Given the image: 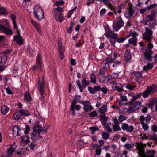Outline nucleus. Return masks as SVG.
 <instances>
[{
  "label": "nucleus",
  "mask_w": 157,
  "mask_h": 157,
  "mask_svg": "<svg viewBox=\"0 0 157 157\" xmlns=\"http://www.w3.org/2000/svg\"><path fill=\"white\" fill-rule=\"evenodd\" d=\"M9 109H1V113L3 115H5L9 111Z\"/></svg>",
  "instance_id": "54"
},
{
  "label": "nucleus",
  "mask_w": 157,
  "mask_h": 157,
  "mask_svg": "<svg viewBox=\"0 0 157 157\" xmlns=\"http://www.w3.org/2000/svg\"><path fill=\"white\" fill-rule=\"evenodd\" d=\"M155 105V108H157V98L154 97L149 100V103L146 104V106L149 108H152Z\"/></svg>",
  "instance_id": "9"
},
{
  "label": "nucleus",
  "mask_w": 157,
  "mask_h": 157,
  "mask_svg": "<svg viewBox=\"0 0 157 157\" xmlns=\"http://www.w3.org/2000/svg\"><path fill=\"white\" fill-rule=\"evenodd\" d=\"M155 22H154L153 23L150 22L148 25L151 29H154L155 28V26L156 25Z\"/></svg>",
  "instance_id": "57"
},
{
  "label": "nucleus",
  "mask_w": 157,
  "mask_h": 157,
  "mask_svg": "<svg viewBox=\"0 0 157 157\" xmlns=\"http://www.w3.org/2000/svg\"><path fill=\"white\" fill-rule=\"evenodd\" d=\"M97 115V113L96 111L91 112L89 114V115L91 117H96Z\"/></svg>",
  "instance_id": "47"
},
{
  "label": "nucleus",
  "mask_w": 157,
  "mask_h": 157,
  "mask_svg": "<svg viewBox=\"0 0 157 157\" xmlns=\"http://www.w3.org/2000/svg\"><path fill=\"white\" fill-rule=\"evenodd\" d=\"M7 59V56L4 55L0 57V72H2L5 68L6 67L3 65L6 62Z\"/></svg>",
  "instance_id": "7"
},
{
  "label": "nucleus",
  "mask_w": 157,
  "mask_h": 157,
  "mask_svg": "<svg viewBox=\"0 0 157 157\" xmlns=\"http://www.w3.org/2000/svg\"><path fill=\"white\" fill-rule=\"evenodd\" d=\"M156 151L154 150H149L147 152V155L145 156V157H155V155Z\"/></svg>",
  "instance_id": "26"
},
{
  "label": "nucleus",
  "mask_w": 157,
  "mask_h": 157,
  "mask_svg": "<svg viewBox=\"0 0 157 157\" xmlns=\"http://www.w3.org/2000/svg\"><path fill=\"white\" fill-rule=\"evenodd\" d=\"M124 57L126 61H129L131 59V53L127 49L125 52Z\"/></svg>",
  "instance_id": "23"
},
{
  "label": "nucleus",
  "mask_w": 157,
  "mask_h": 157,
  "mask_svg": "<svg viewBox=\"0 0 157 157\" xmlns=\"http://www.w3.org/2000/svg\"><path fill=\"white\" fill-rule=\"evenodd\" d=\"M89 129L92 131L95 132L98 130V128L96 127L91 126L89 127Z\"/></svg>",
  "instance_id": "61"
},
{
  "label": "nucleus",
  "mask_w": 157,
  "mask_h": 157,
  "mask_svg": "<svg viewBox=\"0 0 157 157\" xmlns=\"http://www.w3.org/2000/svg\"><path fill=\"white\" fill-rule=\"evenodd\" d=\"M90 81L93 83H95L96 82L95 76L94 73L90 74Z\"/></svg>",
  "instance_id": "37"
},
{
  "label": "nucleus",
  "mask_w": 157,
  "mask_h": 157,
  "mask_svg": "<svg viewBox=\"0 0 157 157\" xmlns=\"http://www.w3.org/2000/svg\"><path fill=\"white\" fill-rule=\"evenodd\" d=\"M3 22H5L7 24V20L2 19L0 20V31L3 32L6 35H12V31L11 29L2 24Z\"/></svg>",
  "instance_id": "3"
},
{
  "label": "nucleus",
  "mask_w": 157,
  "mask_h": 157,
  "mask_svg": "<svg viewBox=\"0 0 157 157\" xmlns=\"http://www.w3.org/2000/svg\"><path fill=\"white\" fill-rule=\"evenodd\" d=\"M81 82L82 84V87L83 88H85L89 84V82L88 80H86L85 78H84L81 81Z\"/></svg>",
  "instance_id": "30"
},
{
  "label": "nucleus",
  "mask_w": 157,
  "mask_h": 157,
  "mask_svg": "<svg viewBox=\"0 0 157 157\" xmlns=\"http://www.w3.org/2000/svg\"><path fill=\"white\" fill-rule=\"evenodd\" d=\"M104 35L107 38L110 37V42L112 45L114 46L115 44L117 41L116 38H118V35L117 34L114 33L109 29L106 30V32Z\"/></svg>",
  "instance_id": "1"
},
{
  "label": "nucleus",
  "mask_w": 157,
  "mask_h": 157,
  "mask_svg": "<svg viewBox=\"0 0 157 157\" xmlns=\"http://www.w3.org/2000/svg\"><path fill=\"white\" fill-rule=\"evenodd\" d=\"M62 42L59 40L58 42V47L59 52H64V49L63 48Z\"/></svg>",
  "instance_id": "35"
},
{
  "label": "nucleus",
  "mask_w": 157,
  "mask_h": 157,
  "mask_svg": "<svg viewBox=\"0 0 157 157\" xmlns=\"http://www.w3.org/2000/svg\"><path fill=\"white\" fill-rule=\"evenodd\" d=\"M124 147L128 150H130L133 147V146L130 144L127 143L125 144Z\"/></svg>",
  "instance_id": "53"
},
{
  "label": "nucleus",
  "mask_w": 157,
  "mask_h": 157,
  "mask_svg": "<svg viewBox=\"0 0 157 157\" xmlns=\"http://www.w3.org/2000/svg\"><path fill=\"white\" fill-rule=\"evenodd\" d=\"M126 117L122 115H120L118 118L119 121L122 123V121L124 120H126Z\"/></svg>",
  "instance_id": "50"
},
{
  "label": "nucleus",
  "mask_w": 157,
  "mask_h": 157,
  "mask_svg": "<svg viewBox=\"0 0 157 157\" xmlns=\"http://www.w3.org/2000/svg\"><path fill=\"white\" fill-rule=\"evenodd\" d=\"M134 75L137 78H141L142 76V74L139 72L135 73L134 74Z\"/></svg>",
  "instance_id": "63"
},
{
  "label": "nucleus",
  "mask_w": 157,
  "mask_h": 157,
  "mask_svg": "<svg viewBox=\"0 0 157 157\" xmlns=\"http://www.w3.org/2000/svg\"><path fill=\"white\" fill-rule=\"evenodd\" d=\"M124 86L121 83H117L116 84L115 88L116 90L118 91L119 92H121L124 90L122 88Z\"/></svg>",
  "instance_id": "25"
},
{
  "label": "nucleus",
  "mask_w": 157,
  "mask_h": 157,
  "mask_svg": "<svg viewBox=\"0 0 157 157\" xmlns=\"http://www.w3.org/2000/svg\"><path fill=\"white\" fill-rule=\"evenodd\" d=\"M115 59H116V58L112 59L110 58L106 59L105 60L106 62L105 63V65L104 67H105L106 68H107L109 67V63H112L113 61L115 60Z\"/></svg>",
  "instance_id": "24"
},
{
  "label": "nucleus",
  "mask_w": 157,
  "mask_h": 157,
  "mask_svg": "<svg viewBox=\"0 0 157 157\" xmlns=\"http://www.w3.org/2000/svg\"><path fill=\"white\" fill-rule=\"evenodd\" d=\"M21 117V114L19 112H16L13 115V118L15 120H18Z\"/></svg>",
  "instance_id": "31"
},
{
  "label": "nucleus",
  "mask_w": 157,
  "mask_h": 157,
  "mask_svg": "<svg viewBox=\"0 0 157 157\" xmlns=\"http://www.w3.org/2000/svg\"><path fill=\"white\" fill-rule=\"evenodd\" d=\"M124 86H125L124 87L125 88L128 89L130 90H133L136 87L135 86H131L129 84H125Z\"/></svg>",
  "instance_id": "39"
},
{
  "label": "nucleus",
  "mask_w": 157,
  "mask_h": 157,
  "mask_svg": "<svg viewBox=\"0 0 157 157\" xmlns=\"http://www.w3.org/2000/svg\"><path fill=\"white\" fill-rule=\"evenodd\" d=\"M145 32L143 34V39L148 42H150L152 40L153 32L147 27H145Z\"/></svg>",
  "instance_id": "5"
},
{
  "label": "nucleus",
  "mask_w": 157,
  "mask_h": 157,
  "mask_svg": "<svg viewBox=\"0 0 157 157\" xmlns=\"http://www.w3.org/2000/svg\"><path fill=\"white\" fill-rule=\"evenodd\" d=\"M153 67V63H148L146 66H144L143 69L144 70L147 71L152 68Z\"/></svg>",
  "instance_id": "33"
},
{
  "label": "nucleus",
  "mask_w": 157,
  "mask_h": 157,
  "mask_svg": "<svg viewBox=\"0 0 157 157\" xmlns=\"http://www.w3.org/2000/svg\"><path fill=\"white\" fill-rule=\"evenodd\" d=\"M157 6V4H153L149 6H147V10H150L152 8H155L156 6Z\"/></svg>",
  "instance_id": "52"
},
{
  "label": "nucleus",
  "mask_w": 157,
  "mask_h": 157,
  "mask_svg": "<svg viewBox=\"0 0 157 157\" xmlns=\"http://www.w3.org/2000/svg\"><path fill=\"white\" fill-rule=\"evenodd\" d=\"M141 101H136L134 102H133L132 104L130 105V108H133V107L139 108V107H142L143 108H147V107H144L141 106Z\"/></svg>",
  "instance_id": "17"
},
{
  "label": "nucleus",
  "mask_w": 157,
  "mask_h": 157,
  "mask_svg": "<svg viewBox=\"0 0 157 157\" xmlns=\"http://www.w3.org/2000/svg\"><path fill=\"white\" fill-rule=\"evenodd\" d=\"M96 154L98 155H100L101 152V149L100 148L96 149L95 151Z\"/></svg>",
  "instance_id": "64"
},
{
  "label": "nucleus",
  "mask_w": 157,
  "mask_h": 157,
  "mask_svg": "<svg viewBox=\"0 0 157 157\" xmlns=\"http://www.w3.org/2000/svg\"><path fill=\"white\" fill-rule=\"evenodd\" d=\"M24 97L27 101H29L31 100V98L29 93L27 92L25 93Z\"/></svg>",
  "instance_id": "40"
},
{
  "label": "nucleus",
  "mask_w": 157,
  "mask_h": 157,
  "mask_svg": "<svg viewBox=\"0 0 157 157\" xmlns=\"http://www.w3.org/2000/svg\"><path fill=\"white\" fill-rule=\"evenodd\" d=\"M21 115H23L25 116H27L29 115V113L28 111L24 110L23 109H21L19 111Z\"/></svg>",
  "instance_id": "36"
},
{
  "label": "nucleus",
  "mask_w": 157,
  "mask_h": 157,
  "mask_svg": "<svg viewBox=\"0 0 157 157\" xmlns=\"http://www.w3.org/2000/svg\"><path fill=\"white\" fill-rule=\"evenodd\" d=\"M89 91L92 94H94L97 91L101 90V87L99 86H94L93 88L88 87V88Z\"/></svg>",
  "instance_id": "13"
},
{
  "label": "nucleus",
  "mask_w": 157,
  "mask_h": 157,
  "mask_svg": "<svg viewBox=\"0 0 157 157\" xmlns=\"http://www.w3.org/2000/svg\"><path fill=\"white\" fill-rule=\"evenodd\" d=\"M109 134L107 132H104L102 134V138L105 140H107L109 138Z\"/></svg>",
  "instance_id": "38"
},
{
  "label": "nucleus",
  "mask_w": 157,
  "mask_h": 157,
  "mask_svg": "<svg viewBox=\"0 0 157 157\" xmlns=\"http://www.w3.org/2000/svg\"><path fill=\"white\" fill-rule=\"evenodd\" d=\"M33 13L35 17L38 20H40L43 18L44 13L41 7L38 5H35L33 8Z\"/></svg>",
  "instance_id": "2"
},
{
  "label": "nucleus",
  "mask_w": 157,
  "mask_h": 157,
  "mask_svg": "<svg viewBox=\"0 0 157 157\" xmlns=\"http://www.w3.org/2000/svg\"><path fill=\"white\" fill-rule=\"evenodd\" d=\"M106 77L105 76H101L99 77V80L101 83H104L106 81Z\"/></svg>",
  "instance_id": "45"
},
{
  "label": "nucleus",
  "mask_w": 157,
  "mask_h": 157,
  "mask_svg": "<svg viewBox=\"0 0 157 157\" xmlns=\"http://www.w3.org/2000/svg\"><path fill=\"white\" fill-rule=\"evenodd\" d=\"M81 103L83 105V108H93L92 106L90 105V103L88 101H82Z\"/></svg>",
  "instance_id": "27"
},
{
  "label": "nucleus",
  "mask_w": 157,
  "mask_h": 157,
  "mask_svg": "<svg viewBox=\"0 0 157 157\" xmlns=\"http://www.w3.org/2000/svg\"><path fill=\"white\" fill-rule=\"evenodd\" d=\"M14 40L19 45H21L23 44V39L21 36L14 37Z\"/></svg>",
  "instance_id": "22"
},
{
  "label": "nucleus",
  "mask_w": 157,
  "mask_h": 157,
  "mask_svg": "<svg viewBox=\"0 0 157 157\" xmlns=\"http://www.w3.org/2000/svg\"><path fill=\"white\" fill-rule=\"evenodd\" d=\"M64 1L63 0H60L57 2L55 3V5L57 6L62 5H63L64 3Z\"/></svg>",
  "instance_id": "56"
},
{
  "label": "nucleus",
  "mask_w": 157,
  "mask_h": 157,
  "mask_svg": "<svg viewBox=\"0 0 157 157\" xmlns=\"http://www.w3.org/2000/svg\"><path fill=\"white\" fill-rule=\"evenodd\" d=\"M156 16L155 10H151V13L149 14L147 16V20L149 22L153 21L154 22H156V19L155 18Z\"/></svg>",
  "instance_id": "10"
},
{
  "label": "nucleus",
  "mask_w": 157,
  "mask_h": 157,
  "mask_svg": "<svg viewBox=\"0 0 157 157\" xmlns=\"http://www.w3.org/2000/svg\"><path fill=\"white\" fill-rule=\"evenodd\" d=\"M42 137L40 136L39 134L33 132L31 135V139L33 143L37 142L38 140H40Z\"/></svg>",
  "instance_id": "11"
},
{
  "label": "nucleus",
  "mask_w": 157,
  "mask_h": 157,
  "mask_svg": "<svg viewBox=\"0 0 157 157\" xmlns=\"http://www.w3.org/2000/svg\"><path fill=\"white\" fill-rule=\"evenodd\" d=\"M151 119V117L149 115H147L145 117V122L147 123H149L150 122Z\"/></svg>",
  "instance_id": "62"
},
{
  "label": "nucleus",
  "mask_w": 157,
  "mask_h": 157,
  "mask_svg": "<svg viewBox=\"0 0 157 157\" xmlns=\"http://www.w3.org/2000/svg\"><path fill=\"white\" fill-rule=\"evenodd\" d=\"M124 23L121 17L117 18L115 22L113 23V29L114 31H117L119 29L123 26Z\"/></svg>",
  "instance_id": "4"
},
{
  "label": "nucleus",
  "mask_w": 157,
  "mask_h": 157,
  "mask_svg": "<svg viewBox=\"0 0 157 157\" xmlns=\"http://www.w3.org/2000/svg\"><path fill=\"white\" fill-rule=\"evenodd\" d=\"M151 139L155 141L156 143L157 142V134L154 133L153 135L150 136Z\"/></svg>",
  "instance_id": "44"
},
{
  "label": "nucleus",
  "mask_w": 157,
  "mask_h": 157,
  "mask_svg": "<svg viewBox=\"0 0 157 157\" xmlns=\"http://www.w3.org/2000/svg\"><path fill=\"white\" fill-rule=\"evenodd\" d=\"M78 97L79 98H80L81 96L80 95H77V97L75 98L72 101V103L71 108H80V106L79 105H76L77 100L76 99Z\"/></svg>",
  "instance_id": "16"
},
{
  "label": "nucleus",
  "mask_w": 157,
  "mask_h": 157,
  "mask_svg": "<svg viewBox=\"0 0 157 157\" xmlns=\"http://www.w3.org/2000/svg\"><path fill=\"white\" fill-rule=\"evenodd\" d=\"M55 19L59 22H62L64 20L63 15L62 13H58L56 12V14L54 15Z\"/></svg>",
  "instance_id": "15"
},
{
  "label": "nucleus",
  "mask_w": 157,
  "mask_h": 157,
  "mask_svg": "<svg viewBox=\"0 0 157 157\" xmlns=\"http://www.w3.org/2000/svg\"><path fill=\"white\" fill-rule=\"evenodd\" d=\"M128 125L126 123H123L121 125V128L123 130H127Z\"/></svg>",
  "instance_id": "48"
},
{
  "label": "nucleus",
  "mask_w": 157,
  "mask_h": 157,
  "mask_svg": "<svg viewBox=\"0 0 157 157\" xmlns=\"http://www.w3.org/2000/svg\"><path fill=\"white\" fill-rule=\"evenodd\" d=\"M7 14V10L3 7H0V16L6 15Z\"/></svg>",
  "instance_id": "34"
},
{
  "label": "nucleus",
  "mask_w": 157,
  "mask_h": 157,
  "mask_svg": "<svg viewBox=\"0 0 157 157\" xmlns=\"http://www.w3.org/2000/svg\"><path fill=\"white\" fill-rule=\"evenodd\" d=\"M113 129L115 131H120L121 130V128L118 124H115L113 126Z\"/></svg>",
  "instance_id": "41"
},
{
  "label": "nucleus",
  "mask_w": 157,
  "mask_h": 157,
  "mask_svg": "<svg viewBox=\"0 0 157 157\" xmlns=\"http://www.w3.org/2000/svg\"><path fill=\"white\" fill-rule=\"evenodd\" d=\"M125 40V38H124V37H121L119 38L118 37L116 38V41L119 43H122Z\"/></svg>",
  "instance_id": "55"
},
{
  "label": "nucleus",
  "mask_w": 157,
  "mask_h": 157,
  "mask_svg": "<svg viewBox=\"0 0 157 157\" xmlns=\"http://www.w3.org/2000/svg\"><path fill=\"white\" fill-rule=\"evenodd\" d=\"M40 80V78H39L38 82V88L39 91L40 92L41 95H43L44 92V77H43L42 82H41Z\"/></svg>",
  "instance_id": "8"
},
{
  "label": "nucleus",
  "mask_w": 157,
  "mask_h": 157,
  "mask_svg": "<svg viewBox=\"0 0 157 157\" xmlns=\"http://www.w3.org/2000/svg\"><path fill=\"white\" fill-rule=\"evenodd\" d=\"M156 86L154 85L148 86L146 90L143 92L142 95V94L144 98H146L148 96L149 94L151 92L154 93L156 90Z\"/></svg>",
  "instance_id": "6"
},
{
  "label": "nucleus",
  "mask_w": 157,
  "mask_h": 157,
  "mask_svg": "<svg viewBox=\"0 0 157 157\" xmlns=\"http://www.w3.org/2000/svg\"><path fill=\"white\" fill-rule=\"evenodd\" d=\"M129 15L130 16H132L133 15L134 11L133 10L132 6H129Z\"/></svg>",
  "instance_id": "46"
},
{
  "label": "nucleus",
  "mask_w": 157,
  "mask_h": 157,
  "mask_svg": "<svg viewBox=\"0 0 157 157\" xmlns=\"http://www.w3.org/2000/svg\"><path fill=\"white\" fill-rule=\"evenodd\" d=\"M121 59H120L118 61H116L113 65V67L114 70H117L118 71L120 72L121 71L119 69L118 67L119 64L121 63Z\"/></svg>",
  "instance_id": "18"
},
{
  "label": "nucleus",
  "mask_w": 157,
  "mask_h": 157,
  "mask_svg": "<svg viewBox=\"0 0 157 157\" xmlns=\"http://www.w3.org/2000/svg\"><path fill=\"white\" fill-rule=\"evenodd\" d=\"M15 151V149L12 146H10L7 150V155H12Z\"/></svg>",
  "instance_id": "29"
},
{
  "label": "nucleus",
  "mask_w": 157,
  "mask_h": 157,
  "mask_svg": "<svg viewBox=\"0 0 157 157\" xmlns=\"http://www.w3.org/2000/svg\"><path fill=\"white\" fill-rule=\"evenodd\" d=\"M137 40L136 38H131L128 40V42L129 44H133L134 46H136L137 45Z\"/></svg>",
  "instance_id": "28"
},
{
  "label": "nucleus",
  "mask_w": 157,
  "mask_h": 157,
  "mask_svg": "<svg viewBox=\"0 0 157 157\" xmlns=\"http://www.w3.org/2000/svg\"><path fill=\"white\" fill-rule=\"evenodd\" d=\"M101 91L105 94H106L108 91V90L105 87H102V88L101 87Z\"/></svg>",
  "instance_id": "60"
},
{
  "label": "nucleus",
  "mask_w": 157,
  "mask_h": 157,
  "mask_svg": "<svg viewBox=\"0 0 157 157\" xmlns=\"http://www.w3.org/2000/svg\"><path fill=\"white\" fill-rule=\"evenodd\" d=\"M152 54V51L149 49H147L144 53V58L145 59L149 61V62H151L152 59V57L151 55Z\"/></svg>",
  "instance_id": "12"
},
{
  "label": "nucleus",
  "mask_w": 157,
  "mask_h": 157,
  "mask_svg": "<svg viewBox=\"0 0 157 157\" xmlns=\"http://www.w3.org/2000/svg\"><path fill=\"white\" fill-rule=\"evenodd\" d=\"M151 130L155 132H157V126L153 125L151 126Z\"/></svg>",
  "instance_id": "58"
},
{
  "label": "nucleus",
  "mask_w": 157,
  "mask_h": 157,
  "mask_svg": "<svg viewBox=\"0 0 157 157\" xmlns=\"http://www.w3.org/2000/svg\"><path fill=\"white\" fill-rule=\"evenodd\" d=\"M10 17L13 21L14 28L17 29V26L15 21L16 17L15 15L14 14H11Z\"/></svg>",
  "instance_id": "32"
},
{
  "label": "nucleus",
  "mask_w": 157,
  "mask_h": 157,
  "mask_svg": "<svg viewBox=\"0 0 157 157\" xmlns=\"http://www.w3.org/2000/svg\"><path fill=\"white\" fill-rule=\"evenodd\" d=\"M30 127L27 125L26 126L25 128L24 131V133L25 134H27L29 133L30 131Z\"/></svg>",
  "instance_id": "59"
},
{
  "label": "nucleus",
  "mask_w": 157,
  "mask_h": 157,
  "mask_svg": "<svg viewBox=\"0 0 157 157\" xmlns=\"http://www.w3.org/2000/svg\"><path fill=\"white\" fill-rule=\"evenodd\" d=\"M76 82L78 86V87L80 91L81 92H83V88L82 87L80 84V80L79 79L77 80L76 81Z\"/></svg>",
  "instance_id": "42"
},
{
  "label": "nucleus",
  "mask_w": 157,
  "mask_h": 157,
  "mask_svg": "<svg viewBox=\"0 0 157 157\" xmlns=\"http://www.w3.org/2000/svg\"><path fill=\"white\" fill-rule=\"evenodd\" d=\"M143 129L144 130H147L149 126L146 124L144 123H141Z\"/></svg>",
  "instance_id": "49"
},
{
  "label": "nucleus",
  "mask_w": 157,
  "mask_h": 157,
  "mask_svg": "<svg viewBox=\"0 0 157 157\" xmlns=\"http://www.w3.org/2000/svg\"><path fill=\"white\" fill-rule=\"evenodd\" d=\"M142 95V93H139L136 95H134L133 98L131 100L128 102V104L129 105H131L132 104L133 102L137 99V98L140 97Z\"/></svg>",
  "instance_id": "20"
},
{
  "label": "nucleus",
  "mask_w": 157,
  "mask_h": 157,
  "mask_svg": "<svg viewBox=\"0 0 157 157\" xmlns=\"http://www.w3.org/2000/svg\"><path fill=\"white\" fill-rule=\"evenodd\" d=\"M127 131V132H132L134 129V127L132 125H128V127Z\"/></svg>",
  "instance_id": "51"
},
{
  "label": "nucleus",
  "mask_w": 157,
  "mask_h": 157,
  "mask_svg": "<svg viewBox=\"0 0 157 157\" xmlns=\"http://www.w3.org/2000/svg\"><path fill=\"white\" fill-rule=\"evenodd\" d=\"M33 130L35 133L39 134L43 131V129L39 125H36L33 127Z\"/></svg>",
  "instance_id": "14"
},
{
  "label": "nucleus",
  "mask_w": 157,
  "mask_h": 157,
  "mask_svg": "<svg viewBox=\"0 0 157 157\" xmlns=\"http://www.w3.org/2000/svg\"><path fill=\"white\" fill-rule=\"evenodd\" d=\"M36 59V65H38L37 66L38 69L40 70L41 68V56L40 54H38L37 57Z\"/></svg>",
  "instance_id": "19"
},
{
  "label": "nucleus",
  "mask_w": 157,
  "mask_h": 157,
  "mask_svg": "<svg viewBox=\"0 0 157 157\" xmlns=\"http://www.w3.org/2000/svg\"><path fill=\"white\" fill-rule=\"evenodd\" d=\"M107 70V68L105 67H103L100 70L99 75H105V71Z\"/></svg>",
  "instance_id": "43"
},
{
  "label": "nucleus",
  "mask_w": 157,
  "mask_h": 157,
  "mask_svg": "<svg viewBox=\"0 0 157 157\" xmlns=\"http://www.w3.org/2000/svg\"><path fill=\"white\" fill-rule=\"evenodd\" d=\"M101 117L102 119L101 122L102 124V125L103 126H105L104 128H105L106 127H108V124H107V123L105 122V121L107 120V118L105 115H101Z\"/></svg>",
  "instance_id": "21"
}]
</instances>
